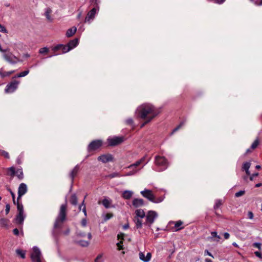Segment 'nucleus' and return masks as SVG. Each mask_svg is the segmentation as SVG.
Listing matches in <instances>:
<instances>
[{
    "instance_id": "obj_1",
    "label": "nucleus",
    "mask_w": 262,
    "mask_h": 262,
    "mask_svg": "<svg viewBox=\"0 0 262 262\" xmlns=\"http://www.w3.org/2000/svg\"><path fill=\"white\" fill-rule=\"evenodd\" d=\"M159 113V110L149 103L141 105L136 111L137 117L144 121V122L141 124V127H143L146 124L150 122Z\"/></svg>"
},
{
    "instance_id": "obj_2",
    "label": "nucleus",
    "mask_w": 262,
    "mask_h": 262,
    "mask_svg": "<svg viewBox=\"0 0 262 262\" xmlns=\"http://www.w3.org/2000/svg\"><path fill=\"white\" fill-rule=\"evenodd\" d=\"M155 164L157 166L156 170L162 171L166 170L168 166L169 162L163 156H156L155 157Z\"/></svg>"
},
{
    "instance_id": "obj_3",
    "label": "nucleus",
    "mask_w": 262,
    "mask_h": 262,
    "mask_svg": "<svg viewBox=\"0 0 262 262\" xmlns=\"http://www.w3.org/2000/svg\"><path fill=\"white\" fill-rule=\"evenodd\" d=\"M141 195L145 198H146L149 201L154 203H160L165 199V195L161 196L158 198H156L152 191L149 189H144L140 192Z\"/></svg>"
},
{
    "instance_id": "obj_4",
    "label": "nucleus",
    "mask_w": 262,
    "mask_h": 262,
    "mask_svg": "<svg viewBox=\"0 0 262 262\" xmlns=\"http://www.w3.org/2000/svg\"><path fill=\"white\" fill-rule=\"evenodd\" d=\"M66 208L67 206L66 204H62L61 205L59 214L54 224V227L55 228L59 227L66 220Z\"/></svg>"
},
{
    "instance_id": "obj_5",
    "label": "nucleus",
    "mask_w": 262,
    "mask_h": 262,
    "mask_svg": "<svg viewBox=\"0 0 262 262\" xmlns=\"http://www.w3.org/2000/svg\"><path fill=\"white\" fill-rule=\"evenodd\" d=\"M31 259L32 262H42V260H43L40 250L36 246L33 247Z\"/></svg>"
},
{
    "instance_id": "obj_6",
    "label": "nucleus",
    "mask_w": 262,
    "mask_h": 262,
    "mask_svg": "<svg viewBox=\"0 0 262 262\" xmlns=\"http://www.w3.org/2000/svg\"><path fill=\"white\" fill-rule=\"evenodd\" d=\"M157 217L158 214L156 211L152 210L148 211L146 214V221L144 224L150 227Z\"/></svg>"
},
{
    "instance_id": "obj_7",
    "label": "nucleus",
    "mask_w": 262,
    "mask_h": 262,
    "mask_svg": "<svg viewBox=\"0 0 262 262\" xmlns=\"http://www.w3.org/2000/svg\"><path fill=\"white\" fill-rule=\"evenodd\" d=\"M3 57L6 61L11 64H15L18 62H22L23 60L14 55L11 52L5 53L3 54Z\"/></svg>"
},
{
    "instance_id": "obj_8",
    "label": "nucleus",
    "mask_w": 262,
    "mask_h": 262,
    "mask_svg": "<svg viewBox=\"0 0 262 262\" xmlns=\"http://www.w3.org/2000/svg\"><path fill=\"white\" fill-rule=\"evenodd\" d=\"M19 81L14 80L10 83H8L5 89L6 93H12L15 92L18 88Z\"/></svg>"
},
{
    "instance_id": "obj_9",
    "label": "nucleus",
    "mask_w": 262,
    "mask_h": 262,
    "mask_svg": "<svg viewBox=\"0 0 262 262\" xmlns=\"http://www.w3.org/2000/svg\"><path fill=\"white\" fill-rule=\"evenodd\" d=\"M99 11V7H95L90 11L85 18L84 22L91 24Z\"/></svg>"
},
{
    "instance_id": "obj_10",
    "label": "nucleus",
    "mask_w": 262,
    "mask_h": 262,
    "mask_svg": "<svg viewBox=\"0 0 262 262\" xmlns=\"http://www.w3.org/2000/svg\"><path fill=\"white\" fill-rule=\"evenodd\" d=\"M102 144V141L100 140H94L91 142L88 147V150L89 152L94 151L100 148Z\"/></svg>"
},
{
    "instance_id": "obj_11",
    "label": "nucleus",
    "mask_w": 262,
    "mask_h": 262,
    "mask_svg": "<svg viewBox=\"0 0 262 262\" xmlns=\"http://www.w3.org/2000/svg\"><path fill=\"white\" fill-rule=\"evenodd\" d=\"M124 140L123 137H109L107 139V142L110 146H116L121 143Z\"/></svg>"
},
{
    "instance_id": "obj_12",
    "label": "nucleus",
    "mask_w": 262,
    "mask_h": 262,
    "mask_svg": "<svg viewBox=\"0 0 262 262\" xmlns=\"http://www.w3.org/2000/svg\"><path fill=\"white\" fill-rule=\"evenodd\" d=\"M27 185L24 183H21V184H20L18 188L17 201L19 200L22 197V196H23L25 194L27 193Z\"/></svg>"
},
{
    "instance_id": "obj_13",
    "label": "nucleus",
    "mask_w": 262,
    "mask_h": 262,
    "mask_svg": "<svg viewBox=\"0 0 262 262\" xmlns=\"http://www.w3.org/2000/svg\"><path fill=\"white\" fill-rule=\"evenodd\" d=\"M171 224L174 225V227H173L172 228V231H176V232L180 230L183 229L184 228V226H183L184 223L183 221H182L181 220H179L176 222L170 221L169 222V224Z\"/></svg>"
},
{
    "instance_id": "obj_14",
    "label": "nucleus",
    "mask_w": 262,
    "mask_h": 262,
    "mask_svg": "<svg viewBox=\"0 0 262 262\" xmlns=\"http://www.w3.org/2000/svg\"><path fill=\"white\" fill-rule=\"evenodd\" d=\"M151 253L150 252L147 253L145 255L143 252H140L139 253V259L143 262H149L151 259Z\"/></svg>"
},
{
    "instance_id": "obj_15",
    "label": "nucleus",
    "mask_w": 262,
    "mask_h": 262,
    "mask_svg": "<svg viewBox=\"0 0 262 262\" xmlns=\"http://www.w3.org/2000/svg\"><path fill=\"white\" fill-rule=\"evenodd\" d=\"M98 160L101 161L102 163H106L113 160V157L111 154L102 155L98 158Z\"/></svg>"
},
{
    "instance_id": "obj_16",
    "label": "nucleus",
    "mask_w": 262,
    "mask_h": 262,
    "mask_svg": "<svg viewBox=\"0 0 262 262\" xmlns=\"http://www.w3.org/2000/svg\"><path fill=\"white\" fill-rule=\"evenodd\" d=\"M25 218L26 215L24 213H18L15 218V223L22 225Z\"/></svg>"
},
{
    "instance_id": "obj_17",
    "label": "nucleus",
    "mask_w": 262,
    "mask_h": 262,
    "mask_svg": "<svg viewBox=\"0 0 262 262\" xmlns=\"http://www.w3.org/2000/svg\"><path fill=\"white\" fill-rule=\"evenodd\" d=\"M102 204L105 208H114L115 206L112 205V200L107 198L105 197L102 201Z\"/></svg>"
},
{
    "instance_id": "obj_18",
    "label": "nucleus",
    "mask_w": 262,
    "mask_h": 262,
    "mask_svg": "<svg viewBox=\"0 0 262 262\" xmlns=\"http://www.w3.org/2000/svg\"><path fill=\"white\" fill-rule=\"evenodd\" d=\"M132 205L135 208H139L144 206V201L142 199L135 198L132 201Z\"/></svg>"
},
{
    "instance_id": "obj_19",
    "label": "nucleus",
    "mask_w": 262,
    "mask_h": 262,
    "mask_svg": "<svg viewBox=\"0 0 262 262\" xmlns=\"http://www.w3.org/2000/svg\"><path fill=\"white\" fill-rule=\"evenodd\" d=\"M53 50L54 51L61 50L62 53H66L70 51V49L69 48L68 45L64 46L61 44L58 45L57 46L55 47Z\"/></svg>"
},
{
    "instance_id": "obj_20",
    "label": "nucleus",
    "mask_w": 262,
    "mask_h": 262,
    "mask_svg": "<svg viewBox=\"0 0 262 262\" xmlns=\"http://www.w3.org/2000/svg\"><path fill=\"white\" fill-rule=\"evenodd\" d=\"M134 192L131 190H124L122 192L121 196L125 200H129L133 196Z\"/></svg>"
},
{
    "instance_id": "obj_21",
    "label": "nucleus",
    "mask_w": 262,
    "mask_h": 262,
    "mask_svg": "<svg viewBox=\"0 0 262 262\" xmlns=\"http://www.w3.org/2000/svg\"><path fill=\"white\" fill-rule=\"evenodd\" d=\"M79 44V40L78 38H75L70 40L67 44L70 50L76 47Z\"/></svg>"
},
{
    "instance_id": "obj_22",
    "label": "nucleus",
    "mask_w": 262,
    "mask_h": 262,
    "mask_svg": "<svg viewBox=\"0 0 262 262\" xmlns=\"http://www.w3.org/2000/svg\"><path fill=\"white\" fill-rule=\"evenodd\" d=\"M79 169H80L79 166L78 165H77L75 166V167L73 168V169L70 172V177L71 179L72 183H73V180H74L75 177L77 175Z\"/></svg>"
},
{
    "instance_id": "obj_23",
    "label": "nucleus",
    "mask_w": 262,
    "mask_h": 262,
    "mask_svg": "<svg viewBox=\"0 0 262 262\" xmlns=\"http://www.w3.org/2000/svg\"><path fill=\"white\" fill-rule=\"evenodd\" d=\"M142 219H141L140 217L138 218V217H134V222H135V225H136V227L137 229H141L143 225Z\"/></svg>"
},
{
    "instance_id": "obj_24",
    "label": "nucleus",
    "mask_w": 262,
    "mask_h": 262,
    "mask_svg": "<svg viewBox=\"0 0 262 262\" xmlns=\"http://www.w3.org/2000/svg\"><path fill=\"white\" fill-rule=\"evenodd\" d=\"M15 70H12L8 72H5L4 71L3 68H1L0 69V76L2 78H4L5 77H8L10 76L12 74L15 72Z\"/></svg>"
},
{
    "instance_id": "obj_25",
    "label": "nucleus",
    "mask_w": 262,
    "mask_h": 262,
    "mask_svg": "<svg viewBox=\"0 0 262 262\" xmlns=\"http://www.w3.org/2000/svg\"><path fill=\"white\" fill-rule=\"evenodd\" d=\"M146 216L145 213L143 209H137L135 211V216L136 217L143 219Z\"/></svg>"
},
{
    "instance_id": "obj_26",
    "label": "nucleus",
    "mask_w": 262,
    "mask_h": 262,
    "mask_svg": "<svg viewBox=\"0 0 262 262\" xmlns=\"http://www.w3.org/2000/svg\"><path fill=\"white\" fill-rule=\"evenodd\" d=\"M76 31L77 28L75 27L69 29L66 32L67 37H70L72 36L76 33Z\"/></svg>"
},
{
    "instance_id": "obj_27",
    "label": "nucleus",
    "mask_w": 262,
    "mask_h": 262,
    "mask_svg": "<svg viewBox=\"0 0 262 262\" xmlns=\"http://www.w3.org/2000/svg\"><path fill=\"white\" fill-rule=\"evenodd\" d=\"M52 12V11L51 8H47L46 9L45 12V15L47 19L50 21H52L53 20V19L51 16V14Z\"/></svg>"
},
{
    "instance_id": "obj_28",
    "label": "nucleus",
    "mask_w": 262,
    "mask_h": 262,
    "mask_svg": "<svg viewBox=\"0 0 262 262\" xmlns=\"http://www.w3.org/2000/svg\"><path fill=\"white\" fill-rule=\"evenodd\" d=\"M251 163L249 162H245L243 164L242 168L243 170H245L247 174H250L249 168L250 167Z\"/></svg>"
},
{
    "instance_id": "obj_29",
    "label": "nucleus",
    "mask_w": 262,
    "mask_h": 262,
    "mask_svg": "<svg viewBox=\"0 0 262 262\" xmlns=\"http://www.w3.org/2000/svg\"><path fill=\"white\" fill-rule=\"evenodd\" d=\"M76 243L81 247H87L89 245V242L84 240H76Z\"/></svg>"
},
{
    "instance_id": "obj_30",
    "label": "nucleus",
    "mask_w": 262,
    "mask_h": 262,
    "mask_svg": "<svg viewBox=\"0 0 262 262\" xmlns=\"http://www.w3.org/2000/svg\"><path fill=\"white\" fill-rule=\"evenodd\" d=\"M19 180H22L24 178V174L22 168L18 169L15 173Z\"/></svg>"
},
{
    "instance_id": "obj_31",
    "label": "nucleus",
    "mask_w": 262,
    "mask_h": 262,
    "mask_svg": "<svg viewBox=\"0 0 262 262\" xmlns=\"http://www.w3.org/2000/svg\"><path fill=\"white\" fill-rule=\"evenodd\" d=\"M70 203L73 205H76L77 204V198L75 194L71 195L70 198Z\"/></svg>"
},
{
    "instance_id": "obj_32",
    "label": "nucleus",
    "mask_w": 262,
    "mask_h": 262,
    "mask_svg": "<svg viewBox=\"0 0 262 262\" xmlns=\"http://www.w3.org/2000/svg\"><path fill=\"white\" fill-rule=\"evenodd\" d=\"M141 164L140 161H139V160L136 161V162H135L133 164H132L130 165H129V166H127L126 167H125V168H127V169H132V168H138V167Z\"/></svg>"
},
{
    "instance_id": "obj_33",
    "label": "nucleus",
    "mask_w": 262,
    "mask_h": 262,
    "mask_svg": "<svg viewBox=\"0 0 262 262\" xmlns=\"http://www.w3.org/2000/svg\"><path fill=\"white\" fill-rule=\"evenodd\" d=\"M9 220L7 219L2 218L0 220V225L2 227L8 226Z\"/></svg>"
},
{
    "instance_id": "obj_34",
    "label": "nucleus",
    "mask_w": 262,
    "mask_h": 262,
    "mask_svg": "<svg viewBox=\"0 0 262 262\" xmlns=\"http://www.w3.org/2000/svg\"><path fill=\"white\" fill-rule=\"evenodd\" d=\"M29 70H28L24 71V72H21L19 74L15 75L14 77V78H19V77H25V76H27L29 74Z\"/></svg>"
},
{
    "instance_id": "obj_35",
    "label": "nucleus",
    "mask_w": 262,
    "mask_h": 262,
    "mask_svg": "<svg viewBox=\"0 0 262 262\" xmlns=\"http://www.w3.org/2000/svg\"><path fill=\"white\" fill-rule=\"evenodd\" d=\"M17 209L18 213H24L23 205L19 202V200H17Z\"/></svg>"
},
{
    "instance_id": "obj_36",
    "label": "nucleus",
    "mask_w": 262,
    "mask_h": 262,
    "mask_svg": "<svg viewBox=\"0 0 262 262\" xmlns=\"http://www.w3.org/2000/svg\"><path fill=\"white\" fill-rule=\"evenodd\" d=\"M16 253L19 255L22 258H25V255L26 253L25 251L20 250V249H17L16 250Z\"/></svg>"
},
{
    "instance_id": "obj_37",
    "label": "nucleus",
    "mask_w": 262,
    "mask_h": 262,
    "mask_svg": "<svg viewBox=\"0 0 262 262\" xmlns=\"http://www.w3.org/2000/svg\"><path fill=\"white\" fill-rule=\"evenodd\" d=\"M222 204V201L221 200H216L214 205V209L215 210L219 208L220 206Z\"/></svg>"
},
{
    "instance_id": "obj_38",
    "label": "nucleus",
    "mask_w": 262,
    "mask_h": 262,
    "mask_svg": "<svg viewBox=\"0 0 262 262\" xmlns=\"http://www.w3.org/2000/svg\"><path fill=\"white\" fill-rule=\"evenodd\" d=\"M49 51V49L47 47H43L40 48L39 50V53L40 54H45L47 53Z\"/></svg>"
},
{
    "instance_id": "obj_39",
    "label": "nucleus",
    "mask_w": 262,
    "mask_h": 262,
    "mask_svg": "<svg viewBox=\"0 0 262 262\" xmlns=\"http://www.w3.org/2000/svg\"><path fill=\"white\" fill-rule=\"evenodd\" d=\"M136 174V170H130L125 174H123V177L132 176Z\"/></svg>"
},
{
    "instance_id": "obj_40",
    "label": "nucleus",
    "mask_w": 262,
    "mask_h": 262,
    "mask_svg": "<svg viewBox=\"0 0 262 262\" xmlns=\"http://www.w3.org/2000/svg\"><path fill=\"white\" fill-rule=\"evenodd\" d=\"M107 177L110 178H114L115 177H123V176H122V175L120 174L119 173L115 172H113V173L108 175Z\"/></svg>"
},
{
    "instance_id": "obj_41",
    "label": "nucleus",
    "mask_w": 262,
    "mask_h": 262,
    "mask_svg": "<svg viewBox=\"0 0 262 262\" xmlns=\"http://www.w3.org/2000/svg\"><path fill=\"white\" fill-rule=\"evenodd\" d=\"M259 144V140L258 138H257L254 142L252 144L251 146V148L252 149H254L255 148H256L258 145Z\"/></svg>"
},
{
    "instance_id": "obj_42",
    "label": "nucleus",
    "mask_w": 262,
    "mask_h": 262,
    "mask_svg": "<svg viewBox=\"0 0 262 262\" xmlns=\"http://www.w3.org/2000/svg\"><path fill=\"white\" fill-rule=\"evenodd\" d=\"M0 155L7 159H9L10 158L9 153L3 150H0Z\"/></svg>"
},
{
    "instance_id": "obj_43",
    "label": "nucleus",
    "mask_w": 262,
    "mask_h": 262,
    "mask_svg": "<svg viewBox=\"0 0 262 262\" xmlns=\"http://www.w3.org/2000/svg\"><path fill=\"white\" fill-rule=\"evenodd\" d=\"M103 255L102 254L98 255L95 260V262H103Z\"/></svg>"
},
{
    "instance_id": "obj_44",
    "label": "nucleus",
    "mask_w": 262,
    "mask_h": 262,
    "mask_svg": "<svg viewBox=\"0 0 262 262\" xmlns=\"http://www.w3.org/2000/svg\"><path fill=\"white\" fill-rule=\"evenodd\" d=\"M113 216V214L112 213H107L104 216V221H107V220L111 219Z\"/></svg>"
},
{
    "instance_id": "obj_45",
    "label": "nucleus",
    "mask_w": 262,
    "mask_h": 262,
    "mask_svg": "<svg viewBox=\"0 0 262 262\" xmlns=\"http://www.w3.org/2000/svg\"><path fill=\"white\" fill-rule=\"evenodd\" d=\"M76 235L78 237H83L86 235V234L83 232L77 230L76 231Z\"/></svg>"
},
{
    "instance_id": "obj_46",
    "label": "nucleus",
    "mask_w": 262,
    "mask_h": 262,
    "mask_svg": "<svg viewBox=\"0 0 262 262\" xmlns=\"http://www.w3.org/2000/svg\"><path fill=\"white\" fill-rule=\"evenodd\" d=\"M185 124L184 122H181L177 127H176L172 131V134L178 130L183 125Z\"/></svg>"
},
{
    "instance_id": "obj_47",
    "label": "nucleus",
    "mask_w": 262,
    "mask_h": 262,
    "mask_svg": "<svg viewBox=\"0 0 262 262\" xmlns=\"http://www.w3.org/2000/svg\"><path fill=\"white\" fill-rule=\"evenodd\" d=\"M245 193V191L244 190H240L237 192L235 193V196L236 197H239L242 195H243Z\"/></svg>"
},
{
    "instance_id": "obj_48",
    "label": "nucleus",
    "mask_w": 262,
    "mask_h": 262,
    "mask_svg": "<svg viewBox=\"0 0 262 262\" xmlns=\"http://www.w3.org/2000/svg\"><path fill=\"white\" fill-rule=\"evenodd\" d=\"M253 246L254 247L258 248L259 250H261V244L260 243H254L253 244Z\"/></svg>"
},
{
    "instance_id": "obj_49",
    "label": "nucleus",
    "mask_w": 262,
    "mask_h": 262,
    "mask_svg": "<svg viewBox=\"0 0 262 262\" xmlns=\"http://www.w3.org/2000/svg\"><path fill=\"white\" fill-rule=\"evenodd\" d=\"M148 161H148L147 162H146L145 163H144V164H143V165L142 166V167H141V168H137V167H136V168H132V169H131L132 170H136V174H137V173L138 172H139L140 171V170H141V169L143 167V166H144V165H145L147 164V163Z\"/></svg>"
},
{
    "instance_id": "obj_50",
    "label": "nucleus",
    "mask_w": 262,
    "mask_h": 262,
    "mask_svg": "<svg viewBox=\"0 0 262 262\" xmlns=\"http://www.w3.org/2000/svg\"><path fill=\"white\" fill-rule=\"evenodd\" d=\"M23 155L21 154L17 158L16 162L17 164H20L21 163V159H23Z\"/></svg>"
},
{
    "instance_id": "obj_51",
    "label": "nucleus",
    "mask_w": 262,
    "mask_h": 262,
    "mask_svg": "<svg viewBox=\"0 0 262 262\" xmlns=\"http://www.w3.org/2000/svg\"><path fill=\"white\" fill-rule=\"evenodd\" d=\"M8 190L10 191V193H11V194L12 195L14 204H16V202H15V195L14 193L10 189H8Z\"/></svg>"
},
{
    "instance_id": "obj_52",
    "label": "nucleus",
    "mask_w": 262,
    "mask_h": 262,
    "mask_svg": "<svg viewBox=\"0 0 262 262\" xmlns=\"http://www.w3.org/2000/svg\"><path fill=\"white\" fill-rule=\"evenodd\" d=\"M125 122L127 124L132 125L133 124V120L132 118H128L126 120Z\"/></svg>"
},
{
    "instance_id": "obj_53",
    "label": "nucleus",
    "mask_w": 262,
    "mask_h": 262,
    "mask_svg": "<svg viewBox=\"0 0 262 262\" xmlns=\"http://www.w3.org/2000/svg\"><path fill=\"white\" fill-rule=\"evenodd\" d=\"M211 234L212 237H217L218 239H220V236L217 235L216 232L212 231L211 232Z\"/></svg>"
},
{
    "instance_id": "obj_54",
    "label": "nucleus",
    "mask_w": 262,
    "mask_h": 262,
    "mask_svg": "<svg viewBox=\"0 0 262 262\" xmlns=\"http://www.w3.org/2000/svg\"><path fill=\"white\" fill-rule=\"evenodd\" d=\"M247 216H248V218L250 219V220H252L253 219V213H252V211H249L247 213Z\"/></svg>"
},
{
    "instance_id": "obj_55",
    "label": "nucleus",
    "mask_w": 262,
    "mask_h": 262,
    "mask_svg": "<svg viewBox=\"0 0 262 262\" xmlns=\"http://www.w3.org/2000/svg\"><path fill=\"white\" fill-rule=\"evenodd\" d=\"M0 32L3 33H6L7 30L5 27L0 24Z\"/></svg>"
},
{
    "instance_id": "obj_56",
    "label": "nucleus",
    "mask_w": 262,
    "mask_h": 262,
    "mask_svg": "<svg viewBox=\"0 0 262 262\" xmlns=\"http://www.w3.org/2000/svg\"><path fill=\"white\" fill-rule=\"evenodd\" d=\"M81 224L82 227H85L87 224V221L85 219H83L82 220L81 222Z\"/></svg>"
},
{
    "instance_id": "obj_57",
    "label": "nucleus",
    "mask_w": 262,
    "mask_h": 262,
    "mask_svg": "<svg viewBox=\"0 0 262 262\" xmlns=\"http://www.w3.org/2000/svg\"><path fill=\"white\" fill-rule=\"evenodd\" d=\"M10 210V206L9 204H7L6 205V209H5V211H6V214L9 213Z\"/></svg>"
},
{
    "instance_id": "obj_58",
    "label": "nucleus",
    "mask_w": 262,
    "mask_h": 262,
    "mask_svg": "<svg viewBox=\"0 0 262 262\" xmlns=\"http://www.w3.org/2000/svg\"><path fill=\"white\" fill-rule=\"evenodd\" d=\"M9 170L11 172V175L13 176L15 174L16 171H15V169L13 167H10L9 168Z\"/></svg>"
},
{
    "instance_id": "obj_59",
    "label": "nucleus",
    "mask_w": 262,
    "mask_h": 262,
    "mask_svg": "<svg viewBox=\"0 0 262 262\" xmlns=\"http://www.w3.org/2000/svg\"><path fill=\"white\" fill-rule=\"evenodd\" d=\"M117 246L118 247V250H120L123 249V247H122V242L121 241H120L119 243H118L117 244Z\"/></svg>"
},
{
    "instance_id": "obj_60",
    "label": "nucleus",
    "mask_w": 262,
    "mask_h": 262,
    "mask_svg": "<svg viewBox=\"0 0 262 262\" xmlns=\"http://www.w3.org/2000/svg\"><path fill=\"white\" fill-rule=\"evenodd\" d=\"M254 254H255V255L257 257H259V258H262V255H261V253H260V252H258V251H255V252H254Z\"/></svg>"
},
{
    "instance_id": "obj_61",
    "label": "nucleus",
    "mask_w": 262,
    "mask_h": 262,
    "mask_svg": "<svg viewBox=\"0 0 262 262\" xmlns=\"http://www.w3.org/2000/svg\"><path fill=\"white\" fill-rule=\"evenodd\" d=\"M258 175V173H253L252 174L250 177V180L251 181H253V179H254V177H257V176Z\"/></svg>"
},
{
    "instance_id": "obj_62",
    "label": "nucleus",
    "mask_w": 262,
    "mask_h": 262,
    "mask_svg": "<svg viewBox=\"0 0 262 262\" xmlns=\"http://www.w3.org/2000/svg\"><path fill=\"white\" fill-rule=\"evenodd\" d=\"M19 230L17 228H15L14 230H13V233L15 235H18L19 234Z\"/></svg>"
},
{
    "instance_id": "obj_63",
    "label": "nucleus",
    "mask_w": 262,
    "mask_h": 262,
    "mask_svg": "<svg viewBox=\"0 0 262 262\" xmlns=\"http://www.w3.org/2000/svg\"><path fill=\"white\" fill-rule=\"evenodd\" d=\"M205 254L206 255H209V256H211V257H213V255H212V254H211L210 252H209L207 250H206L205 251Z\"/></svg>"
},
{
    "instance_id": "obj_64",
    "label": "nucleus",
    "mask_w": 262,
    "mask_h": 262,
    "mask_svg": "<svg viewBox=\"0 0 262 262\" xmlns=\"http://www.w3.org/2000/svg\"><path fill=\"white\" fill-rule=\"evenodd\" d=\"M224 236L225 239H228L229 238L230 235L228 233L225 232L224 234Z\"/></svg>"
}]
</instances>
